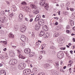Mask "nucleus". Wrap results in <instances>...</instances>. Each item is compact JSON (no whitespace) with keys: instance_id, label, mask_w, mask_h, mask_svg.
Masks as SVG:
<instances>
[{"instance_id":"obj_49","label":"nucleus","mask_w":75,"mask_h":75,"mask_svg":"<svg viewBox=\"0 0 75 75\" xmlns=\"http://www.w3.org/2000/svg\"><path fill=\"white\" fill-rule=\"evenodd\" d=\"M39 42H37L36 43V45H39V43H38Z\"/></svg>"},{"instance_id":"obj_8","label":"nucleus","mask_w":75,"mask_h":75,"mask_svg":"<svg viewBox=\"0 0 75 75\" xmlns=\"http://www.w3.org/2000/svg\"><path fill=\"white\" fill-rule=\"evenodd\" d=\"M31 52V50L30 49H25L24 50V52L26 54H30V52Z\"/></svg>"},{"instance_id":"obj_24","label":"nucleus","mask_w":75,"mask_h":75,"mask_svg":"<svg viewBox=\"0 0 75 75\" xmlns=\"http://www.w3.org/2000/svg\"><path fill=\"white\" fill-rule=\"evenodd\" d=\"M55 67H59V64L58 63H55Z\"/></svg>"},{"instance_id":"obj_17","label":"nucleus","mask_w":75,"mask_h":75,"mask_svg":"<svg viewBox=\"0 0 75 75\" xmlns=\"http://www.w3.org/2000/svg\"><path fill=\"white\" fill-rule=\"evenodd\" d=\"M14 35L11 34V33H9V38H14Z\"/></svg>"},{"instance_id":"obj_27","label":"nucleus","mask_w":75,"mask_h":75,"mask_svg":"<svg viewBox=\"0 0 75 75\" xmlns=\"http://www.w3.org/2000/svg\"><path fill=\"white\" fill-rule=\"evenodd\" d=\"M37 18H38L40 20V18H41V16H40V15H38L36 17Z\"/></svg>"},{"instance_id":"obj_62","label":"nucleus","mask_w":75,"mask_h":75,"mask_svg":"<svg viewBox=\"0 0 75 75\" xmlns=\"http://www.w3.org/2000/svg\"><path fill=\"white\" fill-rule=\"evenodd\" d=\"M42 17L43 18H45V16L44 15H43L42 16Z\"/></svg>"},{"instance_id":"obj_3","label":"nucleus","mask_w":75,"mask_h":75,"mask_svg":"<svg viewBox=\"0 0 75 75\" xmlns=\"http://www.w3.org/2000/svg\"><path fill=\"white\" fill-rule=\"evenodd\" d=\"M25 64L23 63L20 64L18 66V68L21 70L25 68Z\"/></svg>"},{"instance_id":"obj_57","label":"nucleus","mask_w":75,"mask_h":75,"mask_svg":"<svg viewBox=\"0 0 75 75\" xmlns=\"http://www.w3.org/2000/svg\"><path fill=\"white\" fill-rule=\"evenodd\" d=\"M60 12H61V11H59L58 12V15H60Z\"/></svg>"},{"instance_id":"obj_2","label":"nucleus","mask_w":75,"mask_h":75,"mask_svg":"<svg viewBox=\"0 0 75 75\" xmlns=\"http://www.w3.org/2000/svg\"><path fill=\"white\" fill-rule=\"evenodd\" d=\"M35 21H38V24H40V25H43L44 24V22L43 20L42 19H39L36 17L35 18Z\"/></svg>"},{"instance_id":"obj_51","label":"nucleus","mask_w":75,"mask_h":75,"mask_svg":"<svg viewBox=\"0 0 75 75\" xmlns=\"http://www.w3.org/2000/svg\"><path fill=\"white\" fill-rule=\"evenodd\" d=\"M70 52L71 53V54H73V51L71 50L70 51Z\"/></svg>"},{"instance_id":"obj_53","label":"nucleus","mask_w":75,"mask_h":75,"mask_svg":"<svg viewBox=\"0 0 75 75\" xmlns=\"http://www.w3.org/2000/svg\"><path fill=\"white\" fill-rule=\"evenodd\" d=\"M3 56L0 54V57L1 58H3Z\"/></svg>"},{"instance_id":"obj_63","label":"nucleus","mask_w":75,"mask_h":75,"mask_svg":"<svg viewBox=\"0 0 75 75\" xmlns=\"http://www.w3.org/2000/svg\"><path fill=\"white\" fill-rule=\"evenodd\" d=\"M38 42H40V43H41V41L38 40Z\"/></svg>"},{"instance_id":"obj_60","label":"nucleus","mask_w":75,"mask_h":75,"mask_svg":"<svg viewBox=\"0 0 75 75\" xmlns=\"http://www.w3.org/2000/svg\"><path fill=\"white\" fill-rule=\"evenodd\" d=\"M3 66V64H0V67H2Z\"/></svg>"},{"instance_id":"obj_34","label":"nucleus","mask_w":75,"mask_h":75,"mask_svg":"<svg viewBox=\"0 0 75 75\" xmlns=\"http://www.w3.org/2000/svg\"><path fill=\"white\" fill-rule=\"evenodd\" d=\"M72 65V63H71L70 64H68V67H71V66Z\"/></svg>"},{"instance_id":"obj_29","label":"nucleus","mask_w":75,"mask_h":75,"mask_svg":"<svg viewBox=\"0 0 75 75\" xmlns=\"http://www.w3.org/2000/svg\"><path fill=\"white\" fill-rule=\"evenodd\" d=\"M1 23H4V21H5V20H4V19L3 18H2V19H1Z\"/></svg>"},{"instance_id":"obj_28","label":"nucleus","mask_w":75,"mask_h":75,"mask_svg":"<svg viewBox=\"0 0 75 75\" xmlns=\"http://www.w3.org/2000/svg\"><path fill=\"white\" fill-rule=\"evenodd\" d=\"M45 34V33H44V32L41 31L40 32V34H41V35H44V34Z\"/></svg>"},{"instance_id":"obj_9","label":"nucleus","mask_w":75,"mask_h":75,"mask_svg":"<svg viewBox=\"0 0 75 75\" xmlns=\"http://www.w3.org/2000/svg\"><path fill=\"white\" fill-rule=\"evenodd\" d=\"M40 26H42V25H40V24H37L35 25V28L36 30H38L40 27Z\"/></svg>"},{"instance_id":"obj_16","label":"nucleus","mask_w":75,"mask_h":75,"mask_svg":"<svg viewBox=\"0 0 75 75\" xmlns=\"http://www.w3.org/2000/svg\"><path fill=\"white\" fill-rule=\"evenodd\" d=\"M69 23L71 26H73L74 25V21L72 20H70Z\"/></svg>"},{"instance_id":"obj_61","label":"nucleus","mask_w":75,"mask_h":75,"mask_svg":"<svg viewBox=\"0 0 75 75\" xmlns=\"http://www.w3.org/2000/svg\"><path fill=\"white\" fill-rule=\"evenodd\" d=\"M71 62H72V61L70 60V61H69V63H71Z\"/></svg>"},{"instance_id":"obj_19","label":"nucleus","mask_w":75,"mask_h":75,"mask_svg":"<svg viewBox=\"0 0 75 75\" xmlns=\"http://www.w3.org/2000/svg\"><path fill=\"white\" fill-rule=\"evenodd\" d=\"M29 57H33L34 56V53L33 52H31L29 53Z\"/></svg>"},{"instance_id":"obj_44","label":"nucleus","mask_w":75,"mask_h":75,"mask_svg":"<svg viewBox=\"0 0 75 75\" xmlns=\"http://www.w3.org/2000/svg\"><path fill=\"white\" fill-rule=\"evenodd\" d=\"M25 20L26 21H28V19L27 18H25Z\"/></svg>"},{"instance_id":"obj_39","label":"nucleus","mask_w":75,"mask_h":75,"mask_svg":"<svg viewBox=\"0 0 75 75\" xmlns=\"http://www.w3.org/2000/svg\"><path fill=\"white\" fill-rule=\"evenodd\" d=\"M42 58V56L41 55H40L39 57V59H41Z\"/></svg>"},{"instance_id":"obj_48","label":"nucleus","mask_w":75,"mask_h":75,"mask_svg":"<svg viewBox=\"0 0 75 75\" xmlns=\"http://www.w3.org/2000/svg\"><path fill=\"white\" fill-rule=\"evenodd\" d=\"M34 69L35 71H37V68H34Z\"/></svg>"},{"instance_id":"obj_64","label":"nucleus","mask_w":75,"mask_h":75,"mask_svg":"<svg viewBox=\"0 0 75 75\" xmlns=\"http://www.w3.org/2000/svg\"><path fill=\"white\" fill-rule=\"evenodd\" d=\"M66 68V66H64L63 67L64 69H65Z\"/></svg>"},{"instance_id":"obj_6","label":"nucleus","mask_w":75,"mask_h":75,"mask_svg":"<svg viewBox=\"0 0 75 75\" xmlns=\"http://www.w3.org/2000/svg\"><path fill=\"white\" fill-rule=\"evenodd\" d=\"M26 29H27L26 26L24 25L22 26L21 27V32L22 33H24V32L26 30Z\"/></svg>"},{"instance_id":"obj_38","label":"nucleus","mask_w":75,"mask_h":75,"mask_svg":"<svg viewBox=\"0 0 75 75\" xmlns=\"http://www.w3.org/2000/svg\"><path fill=\"white\" fill-rule=\"evenodd\" d=\"M55 47L53 46H52L50 47V48H52V49H54Z\"/></svg>"},{"instance_id":"obj_32","label":"nucleus","mask_w":75,"mask_h":75,"mask_svg":"<svg viewBox=\"0 0 75 75\" xmlns=\"http://www.w3.org/2000/svg\"><path fill=\"white\" fill-rule=\"evenodd\" d=\"M4 44V45H6L7 43V42L5 41H3L2 42Z\"/></svg>"},{"instance_id":"obj_59","label":"nucleus","mask_w":75,"mask_h":75,"mask_svg":"<svg viewBox=\"0 0 75 75\" xmlns=\"http://www.w3.org/2000/svg\"><path fill=\"white\" fill-rule=\"evenodd\" d=\"M68 45H69V46H71V45H72V44H71V43H70Z\"/></svg>"},{"instance_id":"obj_10","label":"nucleus","mask_w":75,"mask_h":75,"mask_svg":"<svg viewBox=\"0 0 75 75\" xmlns=\"http://www.w3.org/2000/svg\"><path fill=\"white\" fill-rule=\"evenodd\" d=\"M0 75H6V71L3 70H1L0 71Z\"/></svg>"},{"instance_id":"obj_35","label":"nucleus","mask_w":75,"mask_h":75,"mask_svg":"<svg viewBox=\"0 0 75 75\" xmlns=\"http://www.w3.org/2000/svg\"><path fill=\"white\" fill-rule=\"evenodd\" d=\"M33 9H36L37 8V7L35 6L34 5V6L32 8Z\"/></svg>"},{"instance_id":"obj_26","label":"nucleus","mask_w":75,"mask_h":75,"mask_svg":"<svg viewBox=\"0 0 75 75\" xmlns=\"http://www.w3.org/2000/svg\"><path fill=\"white\" fill-rule=\"evenodd\" d=\"M13 59H11L10 61H9V64L10 65H13Z\"/></svg>"},{"instance_id":"obj_54","label":"nucleus","mask_w":75,"mask_h":75,"mask_svg":"<svg viewBox=\"0 0 75 75\" xmlns=\"http://www.w3.org/2000/svg\"><path fill=\"white\" fill-rule=\"evenodd\" d=\"M58 24V23L56 22L55 23V25H57Z\"/></svg>"},{"instance_id":"obj_14","label":"nucleus","mask_w":75,"mask_h":75,"mask_svg":"<svg viewBox=\"0 0 75 75\" xmlns=\"http://www.w3.org/2000/svg\"><path fill=\"white\" fill-rule=\"evenodd\" d=\"M33 13L34 14H37L39 13L38 10H34L33 11Z\"/></svg>"},{"instance_id":"obj_11","label":"nucleus","mask_w":75,"mask_h":75,"mask_svg":"<svg viewBox=\"0 0 75 75\" xmlns=\"http://www.w3.org/2000/svg\"><path fill=\"white\" fill-rule=\"evenodd\" d=\"M24 9L26 10V11H30V8L28 6H25L24 7Z\"/></svg>"},{"instance_id":"obj_20","label":"nucleus","mask_w":75,"mask_h":75,"mask_svg":"<svg viewBox=\"0 0 75 75\" xmlns=\"http://www.w3.org/2000/svg\"><path fill=\"white\" fill-rule=\"evenodd\" d=\"M3 18L4 19L5 21H7V20H8V17L7 16H4Z\"/></svg>"},{"instance_id":"obj_1","label":"nucleus","mask_w":75,"mask_h":75,"mask_svg":"<svg viewBox=\"0 0 75 75\" xmlns=\"http://www.w3.org/2000/svg\"><path fill=\"white\" fill-rule=\"evenodd\" d=\"M45 0H41L40 2V4L41 6H43L47 10H48V4L45 3Z\"/></svg>"},{"instance_id":"obj_41","label":"nucleus","mask_w":75,"mask_h":75,"mask_svg":"<svg viewBox=\"0 0 75 75\" xmlns=\"http://www.w3.org/2000/svg\"><path fill=\"white\" fill-rule=\"evenodd\" d=\"M13 13H11V14H10V15H9V16L10 17H12L13 16Z\"/></svg>"},{"instance_id":"obj_45","label":"nucleus","mask_w":75,"mask_h":75,"mask_svg":"<svg viewBox=\"0 0 75 75\" xmlns=\"http://www.w3.org/2000/svg\"><path fill=\"white\" fill-rule=\"evenodd\" d=\"M70 10L71 11H74V9L73 8H71L70 9Z\"/></svg>"},{"instance_id":"obj_31","label":"nucleus","mask_w":75,"mask_h":75,"mask_svg":"<svg viewBox=\"0 0 75 75\" xmlns=\"http://www.w3.org/2000/svg\"><path fill=\"white\" fill-rule=\"evenodd\" d=\"M43 37L45 38H48L46 34H45L43 35Z\"/></svg>"},{"instance_id":"obj_5","label":"nucleus","mask_w":75,"mask_h":75,"mask_svg":"<svg viewBox=\"0 0 75 75\" xmlns=\"http://www.w3.org/2000/svg\"><path fill=\"white\" fill-rule=\"evenodd\" d=\"M23 72L24 75H28V74H30V73H31V70L28 69H26L24 70Z\"/></svg>"},{"instance_id":"obj_4","label":"nucleus","mask_w":75,"mask_h":75,"mask_svg":"<svg viewBox=\"0 0 75 75\" xmlns=\"http://www.w3.org/2000/svg\"><path fill=\"white\" fill-rule=\"evenodd\" d=\"M57 56L59 58H62L64 57V54L62 51H60L58 52L57 54Z\"/></svg>"},{"instance_id":"obj_12","label":"nucleus","mask_w":75,"mask_h":75,"mask_svg":"<svg viewBox=\"0 0 75 75\" xmlns=\"http://www.w3.org/2000/svg\"><path fill=\"white\" fill-rule=\"evenodd\" d=\"M19 21L20 22L22 21H23V15L21 14L19 15Z\"/></svg>"},{"instance_id":"obj_7","label":"nucleus","mask_w":75,"mask_h":75,"mask_svg":"<svg viewBox=\"0 0 75 75\" xmlns=\"http://www.w3.org/2000/svg\"><path fill=\"white\" fill-rule=\"evenodd\" d=\"M20 39L23 41H26V37L24 35H21Z\"/></svg>"},{"instance_id":"obj_36","label":"nucleus","mask_w":75,"mask_h":75,"mask_svg":"<svg viewBox=\"0 0 75 75\" xmlns=\"http://www.w3.org/2000/svg\"><path fill=\"white\" fill-rule=\"evenodd\" d=\"M14 28L15 29V30L18 29V26H15L14 27Z\"/></svg>"},{"instance_id":"obj_25","label":"nucleus","mask_w":75,"mask_h":75,"mask_svg":"<svg viewBox=\"0 0 75 75\" xmlns=\"http://www.w3.org/2000/svg\"><path fill=\"white\" fill-rule=\"evenodd\" d=\"M22 5H27V3L25 1H23L21 3Z\"/></svg>"},{"instance_id":"obj_33","label":"nucleus","mask_w":75,"mask_h":75,"mask_svg":"<svg viewBox=\"0 0 75 75\" xmlns=\"http://www.w3.org/2000/svg\"><path fill=\"white\" fill-rule=\"evenodd\" d=\"M46 36H47V37H49L50 36V34H49V33H46Z\"/></svg>"},{"instance_id":"obj_30","label":"nucleus","mask_w":75,"mask_h":75,"mask_svg":"<svg viewBox=\"0 0 75 75\" xmlns=\"http://www.w3.org/2000/svg\"><path fill=\"white\" fill-rule=\"evenodd\" d=\"M48 64H45L44 66L45 68H48Z\"/></svg>"},{"instance_id":"obj_56","label":"nucleus","mask_w":75,"mask_h":75,"mask_svg":"<svg viewBox=\"0 0 75 75\" xmlns=\"http://www.w3.org/2000/svg\"><path fill=\"white\" fill-rule=\"evenodd\" d=\"M72 29L74 31H75V27H74L72 28Z\"/></svg>"},{"instance_id":"obj_18","label":"nucleus","mask_w":75,"mask_h":75,"mask_svg":"<svg viewBox=\"0 0 75 75\" xmlns=\"http://www.w3.org/2000/svg\"><path fill=\"white\" fill-rule=\"evenodd\" d=\"M19 58H21V59H25V57L21 55V54L19 55Z\"/></svg>"},{"instance_id":"obj_13","label":"nucleus","mask_w":75,"mask_h":75,"mask_svg":"<svg viewBox=\"0 0 75 75\" xmlns=\"http://www.w3.org/2000/svg\"><path fill=\"white\" fill-rule=\"evenodd\" d=\"M43 30L44 31H48V28L47 27V26L46 25H45L43 27Z\"/></svg>"},{"instance_id":"obj_21","label":"nucleus","mask_w":75,"mask_h":75,"mask_svg":"<svg viewBox=\"0 0 75 75\" xmlns=\"http://www.w3.org/2000/svg\"><path fill=\"white\" fill-rule=\"evenodd\" d=\"M13 62H14V64L15 65V64H16L17 63V61L16 59H13Z\"/></svg>"},{"instance_id":"obj_15","label":"nucleus","mask_w":75,"mask_h":75,"mask_svg":"<svg viewBox=\"0 0 75 75\" xmlns=\"http://www.w3.org/2000/svg\"><path fill=\"white\" fill-rule=\"evenodd\" d=\"M9 55L11 57H12L13 55H14V52L12 51H10L9 52Z\"/></svg>"},{"instance_id":"obj_58","label":"nucleus","mask_w":75,"mask_h":75,"mask_svg":"<svg viewBox=\"0 0 75 75\" xmlns=\"http://www.w3.org/2000/svg\"><path fill=\"white\" fill-rule=\"evenodd\" d=\"M73 41H74V42H75V39L74 38H73Z\"/></svg>"},{"instance_id":"obj_37","label":"nucleus","mask_w":75,"mask_h":75,"mask_svg":"<svg viewBox=\"0 0 75 75\" xmlns=\"http://www.w3.org/2000/svg\"><path fill=\"white\" fill-rule=\"evenodd\" d=\"M16 46H14V45L12 46V48H14V49H15V48H16Z\"/></svg>"},{"instance_id":"obj_23","label":"nucleus","mask_w":75,"mask_h":75,"mask_svg":"<svg viewBox=\"0 0 75 75\" xmlns=\"http://www.w3.org/2000/svg\"><path fill=\"white\" fill-rule=\"evenodd\" d=\"M59 35V34L58 33H56L54 34V36L55 37H58V35Z\"/></svg>"},{"instance_id":"obj_52","label":"nucleus","mask_w":75,"mask_h":75,"mask_svg":"<svg viewBox=\"0 0 75 75\" xmlns=\"http://www.w3.org/2000/svg\"><path fill=\"white\" fill-rule=\"evenodd\" d=\"M73 16L74 17H75V13H73Z\"/></svg>"},{"instance_id":"obj_50","label":"nucleus","mask_w":75,"mask_h":75,"mask_svg":"<svg viewBox=\"0 0 75 75\" xmlns=\"http://www.w3.org/2000/svg\"><path fill=\"white\" fill-rule=\"evenodd\" d=\"M6 50H7V49L6 48H5L3 49V51H6Z\"/></svg>"},{"instance_id":"obj_55","label":"nucleus","mask_w":75,"mask_h":75,"mask_svg":"<svg viewBox=\"0 0 75 75\" xmlns=\"http://www.w3.org/2000/svg\"><path fill=\"white\" fill-rule=\"evenodd\" d=\"M62 50H65V48L62 47Z\"/></svg>"},{"instance_id":"obj_46","label":"nucleus","mask_w":75,"mask_h":75,"mask_svg":"<svg viewBox=\"0 0 75 75\" xmlns=\"http://www.w3.org/2000/svg\"><path fill=\"white\" fill-rule=\"evenodd\" d=\"M54 19H56V20H58V19H59V18L58 17H54Z\"/></svg>"},{"instance_id":"obj_42","label":"nucleus","mask_w":75,"mask_h":75,"mask_svg":"<svg viewBox=\"0 0 75 75\" xmlns=\"http://www.w3.org/2000/svg\"><path fill=\"white\" fill-rule=\"evenodd\" d=\"M17 52H18V54H21V52L19 50H17Z\"/></svg>"},{"instance_id":"obj_47","label":"nucleus","mask_w":75,"mask_h":75,"mask_svg":"<svg viewBox=\"0 0 75 75\" xmlns=\"http://www.w3.org/2000/svg\"><path fill=\"white\" fill-rule=\"evenodd\" d=\"M33 20V18H31L30 20V22H32Z\"/></svg>"},{"instance_id":"obj_22","label":"nucleus","mask_w":75,"mask_h":75,"mask_svg":"<svg viewBox=\"0 0 75 75\" xmlns=\"http://www.w3.org/2000/svg\"><path fill=\"white\" fill-rule=\"evenodd\" d=\"M31 37L33 38L35 37V34H34V32H32V33Z\"/></svg>"},{"instance_id":"obj_43","label":"nucleus","mask_w":75,"mask_h":75,"mask_svg":"<svg viewBox=\"0 0 75 75\" xmlns=\"http://www.w3.org/2000/svg\"><path fill=\"white\" fill-rule=\"evenodd\" d=\"M34 6V5L33 4H31L30 5V7H31L32 8L33 7V6Z\"/></svg>"},{"instance_id":"obj_40","label":"nucleus","mask_w":75,"mask_h":75,"mask_svg":"<svg viewBox=\"0 0 75 75\" xmlns=\"http://www.w3.org/2000/svg\"><path fill=\"white\" fill-rule=\"evenodd\" d=\"M66 28L67 29H69V28H70V26L69 25H67Z\"/></svg>"}]
</instances>
